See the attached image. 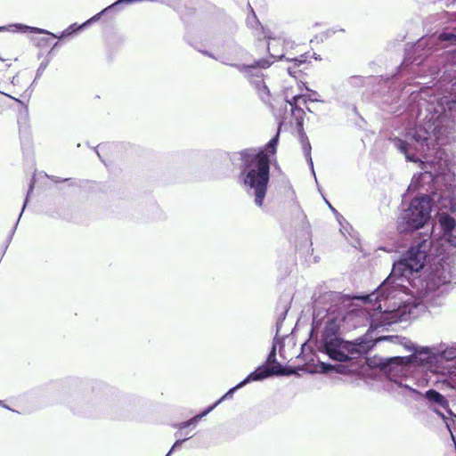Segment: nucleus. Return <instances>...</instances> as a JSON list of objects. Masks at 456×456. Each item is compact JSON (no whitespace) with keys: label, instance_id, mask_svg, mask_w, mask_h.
I'll return each instance as SVG.
<instances>
[{"label":"nucleus","instance_id":"obj_1","mask_svg":"<svg viewBox=\"0 0 456 456\" xmlns=\"http://www.w3.org/2000/svg\"><path fill=\"white\" fill-rule=\"evenodd\" d=\"M394 145L406 161L417 163L423 171L414 174L402 196V204H405L411 192H418L398 217V240L392 248H380L387 252L407 249L393 262L390 274L379 289L389 297L403 280L416 276L414 283L419 284L425 295L444 293L456 279V254L452 251L456 248V219L444 215L437 235L434 227L429 233L415 232L430 221L435 208L456 213L455 144Z\"/></svg>","mask_w":456,"mask_h":456},{"label":"nucleus","instance_id":"obj_2","mask_svg":"<svg viewBox=\"0 0 456 456\" xmlns=\"http://www.w3.org/2000/svg\"><path fill=\"white\" fill-rule=\"evenodd\" d=\"M448 94H436V89L425 88L412 92L408 113L415 119L409 124L403 137H395L393 142H451L456 140L451 123L452 112L456 110V80L453 77L445 85Z\"/></svg>","mask_w":456,"mask_h":456},{"label":"nucleus","instance_id":"obj_3","mask_svg":"<svg viewBox=\"0 0 456 456\" xmlns=\"http://www.w3.org/2000/svg\"><path fill=\"white\" fill-rule=\"evenodd\" d=\"M426 385H428V380L417 379L414 377L398 376L393 373L386 375L382 380V388L395 399L423 400L428 408L445 423L452 440L455 443V435L449 421L453 412L450 408L448 399L434 388L421 393L417 387H414V386L419 387Z\"/></svg>","mask_w":456,"mask_h":456},{"label":"nucleus","instance_id":"obj_4","mask_svg":"<svg viewBox=\"0 0 456 456\" xmlns=\"http://www.w3.org/2000/svg\"><path fill=\"white\" fill-rule=\"evenodd\" d=\"M278 144H264L240 152L241 166L240 178L247 193L254 197L257 207L264 205L270 183V160L277 154Z\"/></svg>","mask_w":456,"mask_h":456},{"label":"nucleus","instance_id":"obj_5","mask_svg":"<svg viewBox=\"0 0 456 456\" xmlns=\"http://www.w3.org/2000/svg\"><path fill=\"white\" fill-rule=\"evenodd\" d=\"M94 384L101 385L99 382L90 380L72 379L69 384L71 394H65L62 403L76 414L91 416L104 412L110 414L111 418H125L126 416L116 409H111L110 412L103 409L100 398L93 395Z\"/></svg>","mask_w":456,"mask_h":456},{"label":"nucleus","instance_id":"obj_6","mask_svg":"<svg viewBox=\"0 0 456 456\" xmlns=\"http://www.w3.org/2000/svg\"><path fill=\"white\" fill-rule=\"evenodd\" d=\"M316 351L326 354L334 362H348L351 354L359 351L356 341L346 340L343 338L340 324L334 319L328 320L319 336L314 338Z\"/></svg>","mask_w":456,"mask_h":456},{"label":"nucleus","instance_id":"obj_7","mask_svg":"<svg viewBox=\"0 0 456 456\" xmlns=\"http://www.w3.org/2000/svg\"><path fill=\"white\" fill-rule=\"evenodd\" d=\"M203 54L209 56L224 64L236 67L240 72L244 73L250 78V83L255 87L258 96L265 104L271 102L272 95L269 88L262 78V74L257 71V69H266L272 65L273 61L269 59H261L254 62L252 65H240L231 62L232 59L224 55L215 56L207 51L199 50Z\"/></svg>","mask_w":456,"mask_h":456},{"label":"nucleus","instance_id":"obj_8","mask_svg":"<svg viewBox=\"0 0 456 456\" xmlns=\"http://www.w3.org/2000/svg\"><path fill=\"white\" fill-rule=\"evenodd\" d=\"M454 45L455 48L449 51L456 59V28L453 31H444L439 35H431L421 37L413 46V54L415 55L412 62L419 65L425 58L432 54L435 51L442 48Z\"/></svg>","mask_w":456,"mask_h":456},{"label":"nucleus","instance_id":"obj_9","mask_svg":"<svg viewBox=\"0 0 456 456\" xmlns=\"http://www.w3.org/2000/svg\"><path fill=\"white\" fill-rule=\"evenodd\" d=\"M319 94L315 91H311L309 95L306 94H297L289 98L286 95V102L290 107V118L295 120L296 128L298 133V140L301 142L307 141V136L303 131V122L305 117V110L303 107L306 106L308 101L310 102H322L318 98Z\"/></svg>","mask_w":456,"mask_h":456},{"label":"nucleus","instance_id":"obj_10","mask_svg":"<svg viewBox=\"0 0 456 456\" xmlns=\"http://www.w3.org/2000/svg\"><path fill=\"white\" fill-rule=\"evenodd\" d=\"M265 37L269 40L268 44H267V47H268L270 56L273 60H282L285 58L288 61L292 62L293 66H290L288 68V73L290 76L296 77L297 73V70L296 69V68L299 67L302 64H305L307 61L308 55L306 53H303V54H300L298 57H290V56L287 57L285 55V53H283V50L281 52H280L279 50H277V47L281 45H282L283 47H285V46L289 45L290 44V42H289V41L287 42V41H285V39L281 38V37H271L270 36H267V35H265Z\"/></svg>","mask_w":456,"mask_h":456},{"label":"nucleus","instance_id":"obj_11","mask_svg":"<svg viewBox=\"0 0 456 456\" xmlns=\"http://www.w3.org/2000/svg\"><path fill=\"white\" fill-rule=\"evenodd\" d=\"M430 347L432 350L428 353V361L440 362L456 359V343L452 345L441 343Z\"/></svg>","mask_w":456,"mask_h":456},{"label":"nucleus","instance_id":"obj_12","mask_svg":"<svg viewBox=\"0 0 456 456\" xmlns=\"http://www.w3.org/2000/svg\"><path fill=\"white\" fill-rule=\"evenodd\" d=\"M274 371L265 366V363L257 366L253 371H251L245 379L240 382L245 387L246 385L254 381H263L273 375Z\"/></svg>","mask_w":456,"mask_h":456},{"label":"nucleus","instance_id":"obj_13","mask_svg":"<svg viewBox=\"0 0 456 456\" xmlns=\"http://www.w3.org/2000/svg\"><path fill=\"white\" fill-rule=\"evenodd\" d=\"M292 298L286 297L285 298L281 297L276 306V311L278 313L277 320H276V333L275 336L279 337L281 329L282 327L283 322L287 317L288 312L290 309V303Z\"/></svg>","mask_w":456,"mask_h":456},{"label":"nucleus","instance_id":"obj_14","mask_svg":"<svg viewBox=\"0 0 456 456\" xmlns=\"http://www.w3.org/2000/svg\"><path fill=\"white\" fill-rule=\"evenodd\" d=\"M403 341L400 343L406 351L412 353L415 356H424L425 360H428V353L432 350V348L428 346H419L418 344L412 342L407 338L403 337Z\"/></svg>","mask_w":456,"mask_h":456},{"label":"nucleus","instance_id":"obj_15","mask_svg":"<svg viewBox=\"0 0 456 456\" xmlns=\"http://www.w3.org/2000/svg\"><path fill=\"white\" fill-rule=\"evenodd\" d=\"M105 12H100L99 13H97L96 15L93 16L91 19H89L88 20H86V22H84L82 25L80 26H77V24H72L70 25L67 29H65L61 37H69L70 35H72L73 33L77 32V30L81 29L82 28H85L86 26H87L88 24L94 22V21H96L100 19V17L104 14Z\"/></svg>","mask_w":456,"mask_h":456},{"label":"nucleus","instance_id":"obj_16","mask_svg":"<svg viewBox=\"0 0 456 456\" xmlns=\"http://www.w3.org/2000/svg\"><path fill=\"white\" fill-rule=\"evenodd\" d=\"M11 28H16V29H12V31H20V32H23V33L29 31V32L37 33V34L51 35V33L48 32L45 29L36 28V27H30V26H27V25H22V24L11 25ZM52 36L53 37H56L53 34H52Z\"/></svg>","mask_w":456,"mask_h":456},{"label":"nucleus","instance_id":"obj_17","mask_svg":"<svg viewBox=\"0 0 456 456\" xmlns=\"http://www.w3.org/2000/svg\"><path fill=\"white\" fill-rule=\"evenodd\" d=\"M302 145H303L302 150H303V153H304L305 161H306L307 165L309 166L312 175H314L315 181L317 182V178H316V175H315V171H314V161H313L312 153H311L312 152V144H302Z\"/></svg>","mask_w":456,"mask_h":456},{"label":"nucleus","instance_id":"obj_18","mask_svg":"<svg viewBox=\"0 0 456 456\" xmlns=\"http://www.w3.org/2000/svg\"><path fill=\"white\" fill-rule=\"evenodd\" d=\"M199 419H196V416H192L191 419H187V420H184V421H181V422H178V423H175L174 425V428L179 429V430H184V429H187L189 428H195L196 426L199 424Z\"/></svg>","mask_w":456,"mask_h":456},{"label":"nucleus","instance_id":"obj_19","mask_svg":"<svg viewBox=\"0 0 456 456\" xmlns=\"http://www.w3.org/2000/svg\"><path fill=\"white\" fill-rule=\"evenodd\" d=\"M243 384L240 381L237 385L228 389L227 392H225L218 400H216L215 403H217V406L222 403L225 400L232 399L233 397V395L241 387H243Z\"/></svg>","mask_w":456,"mask_h":456},{"label":"nucleus","instance_id":"obj_20","mask_svg":"<svg viewBox=\"0 0 456 456\" xmlns=\"http://www.w3.org/2000/svg\"><path fill=\"white\" fill-rule=\"evenodd\" d=\"M279 341H281V338H278V336H274V338L273 339L271 350H270V352L266 357V360H265L266 362H269V363L277 362L276 346H277V343Z\"/></svg>","mask_w":456,"mask_h":456},{"label":"nucleus","instance_id":"obj_21","mask_svg":"<svg viewBox=\"0 0 456 456\" xmlns=\"http://www.w3.org/2000/svg\"><path fill=\"white\" fill-rule=\"evenodd\" d=\"M325 203L328 205L329 208L334 214L338 223L342 228L344 227V223L349 225V223L345 219V217L330 203V201L322 194Z\"/></svg>","mask_w":456,"mask_h":456},{"label":"nucleus","instance_id":"obj_22","mask_svg":"<svg viewBox=\"0 0 456 456\" xmlns=\"http://www.w3.org/2000/svg\"><path fill=\"white\" fill-rule=\"evenodd\" d=\"M318 366H319L320 370L322 372H325V373L337 372L338 371L337 366L335 364H332V363L329 362L319 361L318 362Z\"/></svg>","mask_w":456,"mask_h":456},{"label":"nucleus","instance_id":"obj_23","mask_svg":"<svg viewBox=\"0 0 456 456\" xmlns=\"http://www.w3.org/2000/svg\"><path fill=\"white\" fill-rule=\"evenodd\" d=\"M217 407V403H213L212 404L202 409L199 413L195 414L196 419L200 421L204 417L208 415L211 411H213Z\"/></svg>","mask_w":456,"mask_h":456},{"label":"nucleus","instance_id":"obj_24","mask_svg":"<svg viewBox=\"0 0 456 456\" xmlns=\"http://www.w3.org/2000/svg\"><path fill=\"white\" fill-rule=\"evenodd\" d=\"M379 341H389L395 344H400L403 341V337L398 335H386L379 338Z\"/></svg>","mask_w":456,"mask_h":456},{"label":"nucleus","instance_id":"obj_25","mask_svg":"<svg viewBox=\"0 0 456 456\" xmlns=\"http://www.w3.org/2000/svg\"><path fill=\"white\" fill-rule=\"evenodd\" d=\"M108 144H97L96 147H92L91 150H93L96 154L97 156L99 157V159H101V161L102 163H104L106 165V160L105 159L103 158L102 154V151H103V150L106 148Z\"/></svg>","mask_w":456,"mask_h":456},{"label":"nucleus","instance_id":"obj_26","mask_svg":"<svg viewBox=\"0 0 456 456\" xmlns=\"http://www.w3.org/2000/svg\"><path fill=\"white\" fill-rule=\"evenodd\" d=\"M191 438V436H184L183 438H177L170 449L173 450V452H175V451L179 450L183 446V444Z\"/></svg>","mask_w":456,"mask_h":456},{"label":"nucleus","instance_id":"obj_27","mask_svg":"<svg viewBox=\"0 0 456 456\" xmlns=\"http://www.w3.org/2000/svg\"><path fill=\"white\" fill-rule=\"evenodd\" d=\"M46 176H47L49 179H51V180H52L53 183H64V182H69V183H69V185H75V184H76V183H75V182H73L71 178H64V179H61V178H60V177H58V176H55V175H51V176H49V175H46Z\"/></svg>","mask_w":456,"mask_h":456},{"label":"nucleus","instance_id":"obj_28","mask_svg":"<svg viewBox=\"0 0 456 456\" xmlns=\"http://www.w3.org/2000/svg\"><path fill=\"white\" fill-rule=\"evenodd\" d=\"M273 157H274L273 159H272L270 160V167L273 165V167L275 171H277L279 174L283 175L282 171H281V167H280V165H279V163L277 161L276 154H274Z\"/></svg>","mask_w":456,"mask_h":456},{"label":"nucleus","instance_id":"obj_29","mask_svg":"<svg viewBox=\"0 0 456 456\" xmlns=\"http://www.w3.org/2000/svg\"><path fill=\"white\" fill-rule=\"evenodd\" d=\"M21 150L25 158L28 159L29 154L33 152L32 144H25V146H23Z\"/></svg>","mask_w":456,"mask_h":456},{"label":"nucleus","instance_id":"obj_30","mask_svg":"<svg viewBox=\"0 0 456 456\" xmlns=\"http://www.w3.org/2000/svg\"><path fill=\"white\" fill-rule=\"evenodd\" d=\"M45 68H46V64H44V63L40 64V66L38 67V69L37 70V76H36L35 79H37L38 77H41V75L45 71Z\"/></svg>","mask_w":456,"mask_h":456},{"label":"nucleus","instance_id":"obj_31","mask_svg":"<svg viewBox=\"0 0 456 456\" xmlns=\"http://www.w3.org/2000/svg\"><path fill=\"white\" fill-rule=\"evenodd\" d=\"M449 421L451 422L453 434L456 435V414L453 413Z\"/></svg>","mask_w":456,"mask_h":456},{"label":"nucleus","instance_id":"obj_32","mask_svg":"<svg viewBox=\"0 0 456 456\" xmlns=\"http://www.w3.org/2000/svg\"><path fill=\"white\" fill-rule=\"evenodd\" d=\"M377 298H378V295H376V294H373V295H365V296L363 297V299H364L365 301H370H370H372V300H376Z\"/></svg>","mask_w":456,"mask_h":456},{"label":"nucleus","instance_id":"obj_33","mask_svg":"<svg viewBox=\"0 0 456 456\" xmlns=\"http://www.w3.org/2000/svg\"><path fill=\"white\" fill-rule=\"evenodd\" d=\"M338 296V293L335 291H330L324 295V297L329 299H334Z\"/></svg>","mask_w":456,"mask_h":456},{"label":"nucleus","instance_id":"obj_34","mask_svg":"<svg viewBox=\"0 0 456 456\" xmlns=\"http://www.w3.org/2000/svg\"><path fill=\"white\" fill-rule=\"evenodd\" d=\"M373 310L377 313H381L382 312V305L380 303H375L373 305Z\"/></svg>","mask_w":456,"mask_h":456},{"label":"nucleus","instance_id":"obj_35","mask_svg":"<svg viewBox=\"0 0 456 456\" xmlns=\"http://www.w3.org/2000/svg\"><path fill=\"white\" fill-rule=\"evenodd\" d=\"M411 313H404L399 317V321H406L411 318Z\"/></svg>","mask_w":456,"mask_h":456},{"label":"nucleus","instance_id":"obj_36","mask_svg":"<svg viewBox=\"0 0 456 456\" xmlns=\"http://www.w3.org/2000/svg\"><path fill=\"white\" fill-rule=\"evenodd\" d=\"M0 407H3L6 410L15 411L13 409H12L9 405H7L4 401L0 400Z\"/></svg>","mask_w":456,"mask_h":456},{"label":"nucleus","instance_id":"obj_37","mask_svg":"<svg viewBox=\"0 0 456 456\" xmlns=\"http://www.w3.org/2000/svg\"><path fill=\"white\" fill-rule=\"evenodd\" d=\"M348 227L353 230L352 226L349 224ZM344 230L347 232V224L344 223V227L340 226V232L345 235Z\"/></svg>","mask_w":456,"mask_h":456},{"label":"nucleus","instance_id":"obj_38","mask_svg":"<svg viewBox=\"0 0 456 456\" xmlns=\"http://www.w3.org/2000/svg\"><path fill=\"white\" fill-rule=\"evenodd\" d=\"M278 136H279V134H277L274 137L270 139L268 142H272V143L278 142Z\"/></svg>","mask_w":456,"mask_h":456},{"label":"nucleus","instance_id":"obj_39","mask_svg":"<svg viewBox=\"0 0 456 456\" xmlns=\"http://www.w3.org/2000/svg\"><path fill=\"white\" fill-rule=\"evenodd\" d=\"M183 435V430H177L175 433V436L177 437V438H180V436Z\"/></svg>","mask_w":456,"mask_h":456},{"label":"nucleus","instance_id":"obj_40","mask_svg":"<svg viewBox=\"0 0 456 456\" xmlns=\"http://www.w3.org/2000/svg\"><path fill=\"white\" fill-rule=\"evenodd\" d=\"M174 453L173 450L169 449L165 456H171Z\"/></svg>","mask_w":456,"mask_h":456},{"label":"nucleus","instance_id":"obj_41","mask_svg":"<svg viewBox=\"0 0 456 456\" xmlns=\"http://www.w3.org/2000/svg\"><path fill=\"white\" fill-rule=\"evenodd\" d=\"M284 126V122L283 121H281L279 123V130H281V126Z\"/></svg>","mask_w":456,"mask_h":456},{"label":"nucleus","instance_id":"obj_42","mask_svg":"<svg viewBox=\"0 0 456 456\" xmlns=\"http://www.w3.org/2000/svg\"><path fill=\"white\" fill-rule=\"evenodd\" d=\"M184 436H191V437H193V435H190V433L188 431H186L184 433Z\"/></svg>","mask_w":456,"mask_h":456},{"label":"nucleus","instance_id":"obj_43","mask_svg":"<svg viewBox=\"0 0 456 456\" xmlns=\"http://www.w3.org/2000/svg\"><path fill=\"white\" fill-rule=\"evenodd\" d=\"M305 345H306V342H305L304 344H302V346H301V349H302V350H304V348H305Z\"/></svg>","mask_w":456,"mask_h":456},{"label":"nucleus","instance_id":"obj_44","mask_svg":"<svg viewBox=\"0 0 456 456\" xmlns=\"http://www.w3.org/2000/svg\"><path fill=\"white\" fill-rule=\"evenodd\" d=\"M405 62H406V60L403 62V64H402V69H404Z\"/></svg>","mask_w":456,"mask_h":456},{"label":"nucleus","instance_id":"obj_45","mask_svg":"<svg viewBox=\"0 0 456 456\" xmlns=\"http://www.w3.org/2000/svg\"><path fill=\"white\" fill-rule=\"evenodd\" d=\"M12 99H13L14 101L18 102H21L19 99H16L14 97H12Z\"/></svg>","mask_w":456,"mask_h":456},{"label":"nucleus","instance_id":"obj_46","mask_svg":"<svg viewBox=\"0 0 456 456\" xmlns=\"http://www.w3.org/2000/svg\"><path fill=\"white\" fill-rule=\"evenodd\" d=\"M398 357H391V358H388L389 360H395L397 359Z\"/></svg>","mask_w":456,"mask_h":456},{"label":"nucleus","instance_id":"obj_47","mask_svg":"<svg viewBox=\"0 0 456 456\" xmlns=\"http://www.w3.org/2000/svg\"><path fill=\"white\" fill-rule=\"evenodd\" d=\"M17 77H13L12 78V84H14V80H16Z\"/></svg>","mask_w":456,"mask_h":456},{"label":"nucleus","instance_id":"obj_48","mask_svg":"<svg viewBox=\"0 0 456 456\" xmlns=\"http://www.w3.org/2000/svg\"><path fill=\"white\" fill-rule=\"evenodd\" d=\"M248 23L250 24L251 21H250V18L248 19Z\"/></svg>","mask_w":456,"mask_h":456},{"label":"nucleus","instance_id":"obj_49","mask_svg":"<svg viewBox=\"0 0 456 456\" xmlns=\"http://www.w3.org/2000/svg\"><path fill=\"white\" fill-rule=\"evenodd\" d=\"M306 109H307L308 111L312 112L310 108L306 107Z\"/></svg>","mask_w":456,"mask_h":456},{"label":"nucleus","instance_id":"obj_50","mask_svg":"<svg viewBox=\"0 0 456 456\" xmlns=\"http://www.w3.org/2000/svg\"><path fill=\"white\" fill-rule=\"evenodd\" d=\"M455 283H456V281H455Z\"/></svg>","mask_w":456,"mask_h":456}]
</instances>
